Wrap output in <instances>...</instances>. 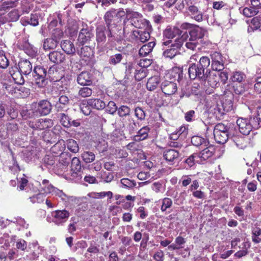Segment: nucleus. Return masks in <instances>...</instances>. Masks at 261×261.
<instances>
[{
	"mask_svg": "<svg viewBox=\"0 0 261 261\" xmlns=\"http://www.w3.org/2000/svg\"><path fill=\"white\" fill-rule=\"evenodd\" d=\"M87 103L90 107L97 110H102L106 107L105 102L98 98L89 99L87 100Z\"/></svg>",
	"mask_w": 261,
	"mask_h": 261,
	"instance_id": "2f4dec72",
	"label": "nucleus"
},
{
	"mask_svg": "<svg viewBox=\"0 0 261 261\" xmlns=\"http://www.w3.org/2000/svg\"><path fill=\"white\" fill-rule=\"evenodd\" d=\"M162 92L166 95H171L177 91L176 84L173 82L165 81L161 85Z\"/></svg>",
	"mask_w": 261,
	"mask_h": 261,
	"instance_id": "dca6fc26",
	"label": "nucleus"
},
{
	"mask_svg": "<svg viewBox=\"0 0 261 261\" xmlns=\"http://www.w3.org/2000/svg\"><path fill=\"white\" fill-rule=\"evenodd\" d=\"M171 75L175 79H177L178 82H180L183 79L182 71L179 69H174L171 72Z\"/></svg>",
	"mask_w": 261,
	"mask_h": 261,
	"instance_id": "e2e57ef3",
	"label": "nucleus"
},
{
	"mask_svg": "<svg viewBox=\"0 0 261 261\" xmlns=\"http://www.w3.org/2000/svg\"><path fill=\"white\" fill-rule=\"evenodd\" d=\"M152 30H145V31L135 30L132 32V39L138 43H144L150 38V32Z\"/></svg>",
	"mask_w": 261,
	"mask_h": 261,
	"instance_id": "2eb2a0df",
	"label": "nucleus"
},
{
	"mask_svg": "<svg viewBox=\"0 0 261 261\" xmlns=\"http://www.w3.org/2000/svg\"><path fill=\"white\" fill-rule=\"evenodd\" d=\"M9 65V60L3 50H0V68H6Z\"/></svg>",
	"mask_w": 261,
	"mask_h": 261,
	"instance_id": "5fc2aeb1",
	"label": "nucleus"
},
{
	"mask_svg": "<svg viewBox=\"0 0 261 261\" xmlns=\"http://www.w3.org/2000/svg\"><path fill=\"white\" fill-rule=\"evenodd\" d=\"M7 130L8 133L13 134L18 130V124L16 123L9 122L6 124Z\"/></svg>",
	"mask_w": 261,
	"mask_h": 261,
	"instance_id": "bf43d9fd",
	"label": "nucleus"
},
{
	"mask_svg": "<svg viewBox=\"0 0 261 261\" xmlns=\"http://www.w3.org/2000/svg\"><path fill=\"white\" fill-rule=\"evenodd\" d=\"M81 156L83 160L86 163H91L93 162L95 159V154L90 151H86L83 152Z\"/></svg>",
	"mask_w": 261,
	"mask_h": 261,
	"instance_id": "58836bf2",
	"label": "nucleus"
},
{
	"mask_svg": "<svg viewBox=\"0 0 261 261\" xmlns=\"http://www.w3.org/2000/svg\"><path fill=\"white\" fill-rule=\"evenodd\" d=\"M130 109L126 106H121L117 111L118 115L120 117H124L129 116L130 113Z\"/></svg>",
	"mask_w": 261,
	"mask_h": 261,
	"instance_id": "de8ad7c7",
	"label": "nucleus"
},
{
	"mask_svg": "<svg viewBox=\"0 0 261 261\" xmlns=\"http://www.w3.org/2000/svg\"><path fill=\"white\" fill-rule=\"evenodd\" d=\"M160 83V79L159 76L155 75L150 77L146 83V88L149 91L154 90Z\"/></svg>",
	"mask_w": 261,
	"mask_h": 261,
	"instance_id": "72a5a7b5",
	"label": "nucleus"
},
{
	"mask_svg": "<svg viewBox=\"0 0 261 261\" xmlns=\"http://www.w3.org/2000/svg\"><path fill=\"white\" fill-rule=\"evenodd\" d=\"M30 24L33 26H37L39 24L38 16L36 14H31L30 17H27L23 19V25Z\"/></svg>",
	"mask_w": 261,
	"mask_h": 261,
	"instance_id": "e433bc0d",
	"label": "nucleus"
},
{
	"mask_svg": "<svg viewBox=\"0 0 261 261\" xmlns=\"http://www.w3.org/2000/svg\"><path fill=\"white\" fill-rule=\"evenodd\" d=\"M135 115L139 120H143L145 118V113L141 108L137 107L135 109Z\"/></svg>",
	"mask_w": 261,
	"mask_h": 261,
	"instance_id": "680f3d73",
	"label": "nucleus"
},
{
	"mask_svg": "<svg viewBox=\"0 0 261 261\" xmlns=\"http://www.w3.org/2000/svg\"><path fill=\"white\" fill-rule=\"evenodd\" d=\"M19 71L24 75H28L32 71V64L30 61L25 59L21 60L18 62Z\"/></svg>",
	"mask_w": 261,
	"mask_h": 261,
	"instance_id": "aec40b11",
	"label": "nucleus"
},
{
	"mask_svg": "<svg viewBox=\"0 0 261 261\" xmlns=\"http://www.w3.org/2000/svg\"><path fill=\"white\" fill-rule=\"evenodd\" d=\"M55 69V67L52 66L47 73L46 69L42 66H37L34 67L32 74L35 84L38 87H44L47 84L48 79L51 77L52 72H53Z\"/></svg>",
	"mask_w": 261,
	"mask_h": 261,
	"instance_id": "423d86ee",
	"label": "nucleus"
},
{
	"mask_svg": "<svg viewBox=\"0 0 261 261\" xmlns=\"http://www.w3.org/2000/svg\"><path fill=\"white\" fill-rule=\"evenodd\" d=\"M150 129V128L147 126L142 127L138 132L137 134L134 137V140L136 142H139L147 139Z\"/></svg>",
	"mask_w": 261,
	"mask_h": 261,
	"instance_id": "c756f323",
	"label": "nucleus"
},
{
	"mask_svg": "<svg viewBox=\"0 0 261 261\" xmlns=\"http://www.w3.org/2000/svg\"><path fill=\"white\" fill-rule=\"evenodd\" d=\"M77 53L81 57H89L91 54V48L88 46H84L78 50Z\"/></svg>",
	"mask_w": 261,
	"mask_h": 261,
	"instance_id": "8fccbe9b",
	"label": "nucleus"
},
{
	"mask_svg": "<svg viewBox=\"0 0 261 261\" xmlns=\"http://www.w3.org/2000/svg\"><path fill=\"white\" fill-rule=\"evenodd\" d=\"M188 15L191 18L198 22L203 20V14L202 12L195 6L191 5L188 7Z\"/></svg>",
	"mask_w": 261,
	"mask_h": 261,
	"instance_id": "6ab92c4d",
	"label": "nucleus"
},
{
	"mask_svg": "<svg viewBox=\"0 0 261 261\" xmlns=\"http://www.w3.org/2000/svg\"><path fill=\"white\" fill-rule=\"evenodd\" d=\"M63 148L61 144L57 143L51 148L50 151L52 153L58 154L62 151Z\"/></svg>",
	"mask_w": 261,
	"mask_h": 261,
	"instance_id": "338daca9",
	"label": "nucleus"
},
{
	"mask_svg": "<svg viewBox=\"0 0 261 261\" xmlns=\"http://www.w3.org/2000/svg\"><path fill=\"white\" fill-rule=\"evenodd\" d=\"M49 61L56 65L61 64L65 63L66 56L61 51H53L49 53L48 55Z\"/></svg>",
	"mask_w": 261,
	"mask_h": 261,
	"instance_id": "f3484780",
	"label": "nucleus"
},
{
	"mask_svg": "<svg viewBox=\"0 0 261 261\" xmlns=\"http://www.w3.org/2000/svg\"><path fill=\"white\" fill-rule=\"evenodd\" d=\"M155 43L154 41H150L143 45L139 49V54L140 56L145 57L150 53L154 47Z\"/></svg>",
	"mask_w": 261,
	"mask_h": 261,
	"instance_id": "7c9ffc66",
	"label": "nucleus"
},
{
	"mask_svg": "<svg viewBox=\"0 0 261 261\" xmlns=\"http://www.w3.org/2000/svg\"><path fill=\"white\" fill-rule=\"evenodd\" d=\"M210 65V59L206 56L201 57L197 63L190 64L188 68L189 77L191 80L198 79L200 81L204 79L207 68Z\"/></svg>",
	"mask_w": 261,
	"mask_h": 261,
	"instance_id": "7ed1b4c3",
	"label": "nucleus"
},
{
	"mask_svg": "<svg viewBox=\"0 0 261 261\" xmlns=\"http://www.w3.org/2000/svg\"><path fill=\"white\" fill-rule=\"evenodd\" d=\"M108 145L107 142L103 139H100L96 145V148L99 153L106 151L108 149Z\"/></svg>",
	"mask_w": 261,
	"mask_h": 261,
	"instance_id": "37998d69",
	"label": "nucleus"
},
{
	"mask_svg": "<svg viewBox=\"0 0 261 261\" xmlns=\"http://www.w3.org/2000/svg\"><path fill=\"white\" fill-rule=\"evenodd\" d=\"M69 103V99L66 95L61 96L55 105V108L58 112L63 111L66 109Z\"/></svg>",
	"mask_w": 261,
	"mask_h": 261,
	"instance_id": "393cba45",
	"label": "nucleus"
},
{
	"mask_svg": "<svg viewBox=\"0 0 261 261\" xmlns=\"http://www.w3.org/2000/svg\"><path fill=\"white\" fill-rule=\"evenodd\" d=\"M30 199L31 202L33 203H41L45 200V195L43 193H39L36 195H34L32 197H31Z\"/></svg>",
	"mask_w": 261,
	"mask_h": 261,
	"instance_id": "4d7b16f0",
	"label": "nucleus"
},
{
	"mask_svg": "<svg viewBox=\"0 0 261 261\" xmlns=\"http://www.w3.org/2000/svg\"><path fill=\"white\" fill-rule=\"evenodd\" d=\"M180 154L175 149H166L163 152V158L170 165L178 162Z\"/></svg>",
	"mask_w": 261,
	"mask_h": 261,
	"instance_id": "9b49d317",
	"label": "nucleus"
},
{
	"mask_svg": "<svg viewBox=\"0 0 261 261\" xmlns=\"http://www.w3.org/2000/svg\"><path fill=\"white\" fill-rule=\"evenodd\" d=\"M191 143L195 146L202 149L209 144V142L205 139L199 136H194L191 138Z\"/></svg>",
	"mask_w": 261,
	"mask_h": 261,
	"instance_id": "bb28decb",
	"label": "nucleus"
},
{
	"mask_svg": "<svg viewBox=\"0 0 261 261\" xmlns=\"http://www.w3.org/2000/svg\"><path fill=\"white\" fill-rule=\"evenodd\" d=\"M120 183L123 188L132 189L136 186V182L134 180H132L128 178H122L120 180Z\"/></svg>",
	"mask_w": 261,
	"mask_h": 261,
	"instance_id": "3c124183",
	"label": "nucleus"
},
{
	"mask_svg": "<svg viewBox=\"0 0 261 261\" xmlns=\"http://www.w3.org/2000/svg\"><path fill=\"white\" fill-rule=\"evenodd\" d=\"M53 193L51 194L53 195L57 196L61 198V199L63 201L66 200L67 195L62 191L60 190L57 188L54 189V191H53Z\"/></svg>",
	"mask_w": 261,
	"mask_h": 261,
	"instance_id": "69168bd1",
	"label": "nucleus"
},
{
	"mask_svg": "<svg viewBox=\"0 0 261 261\" xmlns=\"http://www.w3.org/2000/svg\"><path fill=\"white\" fill-rule=\"evenodd\" d=\"M44 162L48 165L52 166L56 162V158L54 155H46L44 158Z\"/></svg>",
	"mask_w": 261,
	"mask_h": 261,
	"instance_id": "0e129e2a",
	"label": "nucleus"
},
{
	"mask_svg": "<svg viewBox=\"0 0 261 261\" xmlns=\"http://www.w3.org/2000/svg\"><path fill=\"white\" fill-rule=\"evenodd\" d=\"M118 109L116 103L114 101H110L107 105L106 110L109 113L114 114L118 111Z\"/></svg>",
	"mask_w": 261,
	"mask_h": 261,
	"instance_id": "052dcab7",
	"label": "nucleus"
},
{
	"mask_svg": "<svg viewBox=\"0 0 261 261\" xmlns=\"http://www.w3.org/2000/svg\"><path fill=\"white\" fill-rule=\"evenodd\" d=\"M61 123L65 127H70L71 119L69 117L64 113H61L59 115Z\"/></svg>",
	"mask_w": 261,
	"mask_h": 261,
	"instance_id": "49530a36",
	"label": "nucleus"
},
{
	"mask_svg": "<svg viewBox=\"0 0 261 261\" xmlns=\"http://www.w3.org/2000/svg\"><path fill=\"white\" fill-rule=\"evenodd\" d=\"M188 37L187 34H182L180 38H176L174 42L171 40L165 41L163 42L164 45L168 46L170 48L167 49L163 53V56L165 58L172 59L176 55L179 54L178 49L180 48L183 43L184 40Z\"/></svg>",
	"mask_w": 261,
	"mask_h": 261,
	"instance_id": "0eeeda50",
	"label": "nucleus"
},
{
	"mask_svg": "<svg viewBox=\"0 0 261 261\" xmlns=\"http://www.w3.org/2000/svg\"><path fill=\"white\" fill-rule=\"evenodd\" d=\"M79 95L83 98L90 96L92 94V90L87 87L81 88L78 92Z\"/></svg>",
	"mask_w": 261,
	"mask_h": 261,
	"instance_id": "6e6d98bb",
	"label": "nucleus"
},
{
	"mask_svg": "<svg viewBox=\"0 0 261 261\" xmlns=\"http://www.w3.org/2000/svg\"><path fill=\"white\" fill-rule=\"evenodd\" d=\"M58 44L57 40L52 38H47L43 42V48L44 50H50L56 48Z\"/></svg>",
	"mask_w": 261,
	"mask_h": 261,
	"instance_id": "f704fd0d",
	"label": "nucleus"
},
{
	"mask_svg": "<svg viewBox=\"0 0 261 261\" xmlns=\"http://www.w3.org/2000/svg\"><path fill=\"white\" fill-rule=\"evenodd\" d=\"M67 148L73 153H76L79 151V145L74 140L69 139L67 141Z\"/></svg>",
	"mask_w": 261,
	"mask_h": 261,
	"instance_id": "09e8293b",
	"label": "nucleus"
},
{
	"mask_svg": "<svg viewBox=\"0 0 261 261\" xmlns=\"http://www.w3.org/2000/svg\"><path fill=\"white\" fill-rule=\"evenodd\" d=\"M259 12L258 10H256V8H253L252 6L247 8H245L243 10V14L247 17H251L256 15Z\"/></svg>",
	"mask_w": 261,
	"mask_h": 261,
	"instance_id": "a18cd8bd",
	"label": "nucleus"
},
{
	"mask_svg": "<svg viewBox=\"0 0 261 261\" xmlns=\"http://www.w3.org/2000/svg\"><path fill=\"white\" fill-rule=\"evenodd\" d=\"M201 149L200 152L197 153V158L200 159L201 161H205L212 156L215 151L214 147L209 144Z\"/></svg>",
	"mask_w": 261,
	"mask_h": 261,
	"instance_id": "a211bd4d",
	"label": "nucleus"
},
{
	"mask_svg": "<svg viewBox=\"0 0 261 261\" xmlns=\"http://www.w3.org/2000/svg\"><path fill=\"white\" fill-rule=\"evenodd\" d=\"M125 11L123 8H112L105 13L104 19L106 27L109 28V35L111 37L113 36L114 31L120 34H124L125 29L122 31L121 22L122 18L126 15Z\"/></svg>",
	"mask_w": 261,
	"mask_h": 261,
	"instance_id": "f257e3e1",
	"label": "nucleus"
},
{
	"mask_svg": "<svg viewBox=\"0 0 261 261\" xmlns=\"http://www.w3.org/2000/svg\"><path fill=\"white\" fill-rule=\"evenodd\" d=\"M107 35L108 37V41H119L123 39V35L120 34L116 31H114L113 36L109 35V28L104 25H99L96 29V40L98 46H102L107 40Z\"/></svg>",
	"mask_w": 261,
	"mask_h": 261,
	"instance_id": "39448f33",
	"label": "nucleus"
},
{
	"mask_svg": "<svg viewBox=\"0 0 261 261\" xmlns=\"http://www.w3.org/2000/svg\"><path fill=\"white\" fill-rule=\"evenodd\" d=\"M21 47L22 49H23L28 55L33 56L35 55V50L32 49L31 45L27 41H25L24 44L21 45Z\"/></svg>",
	"mask_w": 261,
	"mask_h": 261,
	"instance_id": "13d9d810",
	"label": "nucleus"
},
{
	"mask_svg": "<svg viewBox=\"0 0 261 261\" xmlns=\"http://www.w3.org/2000/svg\"><path fill=\"white\" fill-rule=\"evenodd\" d=\"M71 161V170L72 172V176L75 177L81 171V162L79 159L76 157L73 158Z\"/></svg>",
	"mask_w": 261,
	"mask_h": 261,
	"instance_id": "473e14b6",
	"label": "nucleus"
},
{
	"mask_svg": "<svg viewBox=\"0 0 261 261\" xmlns=\"http://www.w3.org/2000/svg\"><path fill=\"white\" fill-rule=\"evenodd\" d=\"M77 82L81 85H90L92 83L90 74L87 71L82 72L77 76Z\"/></svg>",
	"mask_w": 261,
	"mask_h": 261,
	"instance_id": "c85d7f7f",
	"label": "nucleus"
},
{
	"mask_svg": "<svg viewBox=\"0 0 261 261\" xmlns=\"http://www.w3.org/2000/svg\"><path fill=\"white\" fill-rule=\"evenodd\" d=\"M230 140L240 149H243L247 146V142L246 139L240 135H233L230 137Z\"/></svg>",
	"mask_w": 261,
	"mask_h": 261,
	"instance_id": "a878e982",
	"label": "nucleus"
},
{
	"mask_svg": "<svg viewBox=\"0 0 261 261\" xmlns=\"http://www.w3.org/2000/svg\"><path fill=\"white\" fill-rule=\"evenodd\" d=\"M69 215V212L66 210H56L51 213L53 221L57 225H60L65 222Z\"/></svg>",
	"mask_w": 261,
	"mask_h": 261,
	"instance_id": "f8f14e48",
	"label": "nucleus"
},
{
	"mask_svg": "<svg viewBox=\"0 0 261 261\" xmlns=\"http://www.w3.org/2000/svg\"><path fill=\"white\" fill-rule=\"evenodd\" d=\"M254 89L255 92L261 93V76L257 77L255 79V83L254 85Z\"/></svg>",
	"mask_w": 261,
	"mask_h": 261,
	"instance_id": "774afa93",
	"label": "nucleus"
},
{
	"mask_svg": "<svg viewBox=\"0 0 261 261\" xmlns=\"http://www.w3.org/2000/svg\"><path fill=\"white\" fill-rule=\"evenodd\" d=\"M228 127L223 123L216 124L214 128L213 134L229 133Z\"/></svg>",
	"mask_w": 261,
	"mask_h": 261,
	"instance_id": "79ce46f5",
	"label": "nucleus"
},
{
	"mask_svg": "<svg viewBox=\"0 0 261 261\" xmlns=\"http://www.w3.org/2000/svg\"><path fill=\"white\" fill-rule=\"evenodd\" d=\"M10 73L15 83L19 85L24 84V79L22 75L23 73L20 72V71H15L14 70L12 69L10 71Z\"/></svg>",
	"mask_w": 261,
	"mask_h": 261,
	"instance_id": "c9c22d12",
	"label": "nucleus"
},
{
	"mask_svg": "<svg viewBox=\"0 0 261 261\" xmlns=\"http://www.w3.org/2000/svg\"><path fill=\"white\" fill-rule=\"evenodd\" d=\"M172 205V201L169 198H164L162 199V205L161 210L162 212H165L168 208H170Z\"/></svg>",
	"mask_w": 261,
	"mask_h": 261,
	"instance_id": "603ef678",
	"label": "nucleus"
},
{
	"mask_svg": "<svg viewBox=\"0 0 261 261\" xmlns=\"http://www.w3.org/2000/svg\"><path fill=\"white\" fill-rule=\"evenodd\" d=\"M51 109V103L47 100L43 99L39 101L36 105L35 111L36 114L46 116L50 113Z\"/></svg>",
	"mask_w": 261,
	"mask_h": 261,
	"instance_id": "9d476101",
	"label": "nucleus"
},
{
	"mask_svg": "<svg viewBox=\"0 0 261 261\" xmlns=\"http://www.w3.org/2000/svg\"><path fill=\"white\" fill-rule=\"evenodd\" d=\"M211 57L213 70L217 72L222 70L224 66L221 54L215 51L211 54Z\"/></svg>",
	"mask_w": 261,
	"mask_h": 261,
	"instance_id": "ddd939ff",
	"label": "nucleus"
},
{
	"mask_svg": "<svg viewBox=\"0 0 261 261\" xmlns=\"http://www.w3.org/2000/svg\"><path fill=\"white\" fill-rule=\"evenodd\" d=\"M138 68L135 69L134 77L136 80L140 81L146 76L147 69L140 66Z\"/></svg>",
	"mask_w": 261,
	"mask_h": 261,
	"instance_id": "4c0bfd02",
	"label": "nucleus"
},
{
	"mask_svg": "<svg viewBox=\"0 0 261 261\" xmlns=\"http://www.w3.org/2000/svg\"><path fill=\"white\" fill-rule=\"evenodd\" d=\"M204 76V79L201 82L204 86V89L210 93L213 89L220 86V80L223 84H226L228 80V73L225 71L219 72L215 71H208L206 70Z\"/></svg>",
	"mask_w": 261,
	"mask_h": 261,
	"instance_id": "f03ea898",
	"label": "nucleus"
},
{
	"mask_svg": "<svg viewBox=\"0 0 261 261\" xmlns=\"http://www.w3.org/2000/svg\"><path fill=\"white\" fill-rule=\"evenodd\" d=\"M61 47L68 55L74 54L75 52L74 44L69 40H63L61 43Z\"/></svg>",
	"mask_w": 261,
	"mask_h": 261,
	"instance_id": "cd10ccee",
	"label": "nucleus"
},
{
	"mask_svg": "<svg viewBox=\"0 0 261 261\" xmlns=\"http://www.w3.org/2000/svg\"><path fill=\"white\" fill-rule=\"evenodd\" d=\"M82 25L83 28L80 32L77 40L80 44L84 45L90 41L93 36V34L89 30L88 27L86 24L82 22Z\"/></svg>",
	"mask_w": 261,
	"mask_h": 261,
	"instance_id": "4468645a",
	"label": "nucleus"
},
{
	"mask_svg": "<svg viewBox=\"0 0 261 261\" xmlns=\"http://www.w3.org/2000/svg\"><path fill=\"white\" fill-rule=\"evenodd\" d=\"M126 18L129 20L131 24L138 29L152 30V26L150 22L144 18L142 15L130 8L125 9Z\"/></svg>",
	"mask_w": 261,
	"mask_h": 261,
	"instance_id": "20e7f679",
	"label": "nucleus"
},
{
	"mask_svg": "<svg viewBox=\"0 0 261 261\" xmlns=\"http://www.w3.org/2000/svg\"><path fill=\"white\" fill-rule=\"evenodd\" d=\"M189 32L193 35V37L196 38L198 41L203 38L207 34L205 29L199 27V26H195Z\"/></svg>",
	"mask_w": 261,
	"mask_h": 261,
	"instance_id": "b1692460",
	"label": "nucleus"
},
{
	"mask_svg": "<svg viewBox=\"0 0 261 261\" xmlns=\"http://www.w3.org/2000/svg\"><path fill=\"white\" fill-rule=\"evenodd\" d=\"M181 33L182 31L177 27H168L164 31L163 35L166 38L171 40L177 36L181 35Z\"/></svg>",
	"mask_w": 261,
	"mask_h": 261,
	"instance_id": "4be33fe9",
	"label": "nucleus"
},
{
	"mask_svg": "<svg viewBox=\"0 0 261 261\" xmlns=\"http://www.w3.org/2000/svg\"><path fill=\"white\" fill-rule=\"evenodd\" d=\"M240 132L244 135H248L253 129L259 127V123L255 117H250L249 119L239 118L237 121Z\"/></svg>",
	"mask_w": 261,
	"mask_h": 261,
	"instance_id": "6e6552de",
	"label": "nucleus"
},
{
	"mask_svg": "<svg viewBox=\"0 0 261 261\" xmlns=\"http://www.w3.org/2000/svg\"><path fill=\"white\" fill-rule=\"evenodd\" d=\"M71 160V156L69 152H61L59 157L58 161L61 168V171H65Z\"/></svg>",
	"mask_w": 261,
	"mask_h": 261,
	"instance_id": "412c9836",
	"label": "nucleus"
},
{
	"mask_svg": "<svg viewBox=\"0 0 261 261\" xmlns=\"http://www.w3.org/2000/svg\"><path fill=\"white\" fill-rule=\"evenodd\" d=\"M124 57V55L121 53L116 54L110 57L109 63L111 65H116L120 63Z\"/></svg>",
	"mask_w": 261,
	"mask_h": 261,
	"instance_id": "a19ab883",
	"label": "nucleus"
},
{
	"mask_svg": "<svg viewBox=\"0 0 261 261\" xmlns=\"http://www.w3.org/2000/svg\"><path fill=\"white\" fill-rule=\"evenodd\" d=\"M245 75L240 71H236L233 72L231 76V80L233 82L241 83L245 79Z\"/></svg>",
	"mask_w": 261,
	"mask_h": 261,
	"instance_id": "864d4df0",
	"label": "nucleus"
},
{
	"mask_svg": "<svg viewBox=\"0 0 261 261\" xmlns=\"http://www.w3.org/2000/svg\"><path fill=\"white\" fill-rule=\"evenodd\" d=\"M215 141L219 144H224L230 138L228 133L214 134Z\"/></svg>",
	"mask_w": 261,
	"mask_h": 261,
	"instance_id": "ea45409f",
	"label": "nucleus"
},
{
	"mask_svg": "<svg viewBox=\"0 0 261 261\" xmlns=\"http://www.w3.org/2000/svg\"><path fill=\"white\" fill-rule=\"evenodd\" d=\"M251 240L255 244L261 243V228L257 224L251 227Z\"/></svg>",
	"mask_w": 261,
	"mask_h": 261,
	"instance_id": "5701e85b",
	"label": "nucleus"
},
{
	"mask_svg": "<svg viewBox=\"0 0 261 261\" xmlns=\"http://www.w3.org/2000/svg\"><path fill=\"white\" fill-rule=\"evenodd\" d=\"M53 120L47 118H41L35 121H30L28 122V125L30 127L34 130H40L50 128L53 126Z\"/></svg>",
	"mask_w": 261,
	"mask_h": 261,
	"instance_id": "1a4fd4ad",
	"label": "nucleus"
},
{
	"mask_svg": "<svg viewBox=\"0 0 261 261\" xmlns=\"http://www.w3.org/2000/svg\"><path fill=\"white\" fill-rule=\"evenodd\" d=\"M229 105L230 106H229L228 108L224 106V104H222V105H218L217 107L215 108V113H216L217 112H218L220 116L224 115L225 112H228L229 111L232 110V105L231 102H230Z\"/></svg>",
	"mask_w": 261,
	"mask_h": 261,
	"instance_id": "c03bdc74",
	"label": "nucleus"
}]
</instances>
